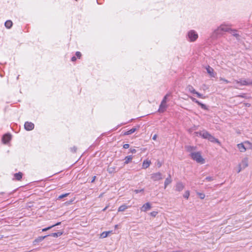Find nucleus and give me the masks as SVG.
Masks as SVG:
<instances>
[{"mask_svg":"<svg viewBox=\"0 0 252 252\" xmlns=\"http://www.w3.org/2000/svg\"><path fill=\"white\" fill-rule=\"evenodd\" d=\"M54 227V225H52V226H49L48 227H46V228H43L42 229V231L43 232L44 231H47L49 229H50L51 228H52V227Z\"/></svg>","mask_w":252,"mask_h":252,"instance_id":"72a5a7b5","label":"nucleus"},{"mask_svg":"<svg viewBox=\"0 0 252 252\" xmlns=\"http://www.w3.org/2000/svg\"><path fill=\"white\" fill-rule=\"evenodd\" d=\"M206 69L207 73L210 75V76L213 77L215 76L216 73L214 72V69L212 67H210L209 65H208L206 67Z\"/></svg>","mask_w":252,"mask_h":252,"instance_id":"f8f14e48","label":"nucleus"},{"mask_svg":"<svg viewBox=\"0 0 252 252\" xmlns=\"http://www.w3.org/2000/svg\"><path fill=\"white\" fill-rule=\"evenodd\" d=\"M233 83L239 84L240 86L252 85V80L240 79L239 80H234Z\"/></svg>","mask_w":252,"mask_h":252,"instance_id":"7ed1b4c3","label":"nucleus"},{"mask_svg":"<svg viewBox=\"0 0 252 252\" xmlns=\"http://www.w3.org/2000/svg\"><path fill=\"white\" fill-rule=\"evenodd\" d=\"M151 163V161L149 160H144L142 164V168L144 169L147 168L150 165Z\"/></svg>","mask_w":252,"mask_h":252,"instance_id":"a211bd4d","label":"nucleus"},{"mask_svg":"<svg viewBox=\"0 0 252 252\" xmlns=\"http://www.w3.org/2000/svg\"><path fill=\"white\" fill-rule=\"evenodd\" d=\"M136 152V150L135 149H132L130 148L129 149V153H131L132 154H135Z\"/></svg>","mask_w":252,"mask_h":252,"instance_id":"58836bf2","label":"nucleus"},{"mask_svg":"<svg viewBox=\"0 0 252 252\" xmlns=\"http://www.w3.org/2000/svg\"><path fill=\"white\" fill-rule=\"evenodd\" d=\"M25 128L28 131L32 130L34 128V125L31 122H26L24 125Z\"/></svg>","mask_w":252,"mask_h":252,"instance_id":"1a4fd4ad","label":"nucleus"},{"mask_svg":"<svg viewBox=\"0 0 252 252\" xmlns=\"http://www.w3.org/2000/svg\"><path fill=\"white\" fill-rule=\"evenodd\" d=\"M11 134L9 133H6L3 136L2 141L4 144H6L11 140Z\"/></svg>","mask_w":252,"mask_h":252,"instance_id":"9d476101","label":"nucleus"},{"mask_svg":"<svg viewBox=\"0 0 252 252\" xmlns=\"http://www.w3.org/2000/svg\"><path fill=\"white\" fill-rule=\"evenodd\" d=\"M112 171V170H110V168L109 169V172H111Z\"/></svg>","mask_w":252,"mask_h":252,"instance_id":"3c124183","label":"nucleus"},{"mask_svg":"<svg viewBox=\"0 0 252 252\" xmlns=\"http://www.w3.org/2000/svg\"><path fill=\"white\" fill-rule=\"evenodd\" d=\"M128 208V206H126V204H123L119 207L118 211V212H123L125 211Z\"/></svg>","mask_w":252,"mask_h":252,"instance_id":"4be33fe9","label":"nucleus"},{"mask_svg":"<svg viewBox=\"0 0 252 252\" xmlns=\"http://www.w3.org/2000/svg\"><path fill=\"white\" fill-rule=\"evenodd\" d=\"M189 40L190 42L195 41L198 38V34L196 32L191 30L188 33Z\"/></svg>","mask_w":252,"mask_h":252,"instance_id":"20e7f679","label":"nucleus"},{"mask_svg":"<svg viewBox=\"0 0 252 252\" xmlns=\"http://www.w3.org/2000/svg\"><path fill=\"white\" fill-rule=\"evenodd\" d=\"M220 81H222L226 83H228L229 82V81H228L227 80H226L223 78H222V77H220Z\"/></svg>","mask_w":252,"mask_h":252,"instance_id":"e433bc0d","label":"nucleus"},{"mask_svg":"<svg viewBox=\"0 0 252 252\" xmlns=\"http://www.w3.org/2000/svg\"><path fill=\"white\" fill-rule=\"evenodd\" d=\"M242 169H243V168H241L239 167V169H238V173H239V172H240L241 171V170H242Z\"/></svg>","mask_w":252,"mask_h":252,"instance_id":"09e8293b","label":"nucleus"},{"mask_svg":"<svg viewBox=\"0 0 252 252\" xmlns=\"http://www.w3.org/2000/svg\"><path fill=\"white\" fill-rule=\"evenodd\" d=\"M172 182V179H171V176L170 175H169V177H167L165 180V182H164V189H166V188L167 187V186L170 184Z\"/></svg>","mask_w":252,"mask_h":252,"instance_id":"6ab92c4d","label":"nucleus"},{"mask_svg":"<svg viewBox=\"0 0 252 252\" xmlns=\"http://www.w3.org/2000/svg\"><path fill=\"white\" fill-rule=\"evenodd\" d=\"M208 140H209L210 141H211L212 142L217 143L220 144V142L219 141V140L218 139H216V138H215L211 134L210 135L209 138L208 139Z\"/></svg>","mask_w":252,"mask_h":252,"instance_id":"aec40b11","label":"nucleus"},{"mask_svg":"<svg viewBox=\"0 0 252 252\" xmlns=\"http://www.w3.org/2000/svg\"><path fill=\"white\" fill-rule=\"evenodd\" d=\"M107 207H106L105 208H104L103 209V211H105L106 210V209H107Z\"/></svg>","mask_w":252,"mask_h":252,"instance_id":"8fccbe9b","label":"nucleus"},{"mask_svg":"<svg viewBox=\"0 0 252 252\" xmlns=\"http://www.w3.org/2000/svg\"><path fill=\"white\" fill-rule=\"evenodd\" d=\"M112 231H105L101 233V237L102 238H106L108 236V234L111 233Z\"/></svg>","mask_w":252,"mask_h":252,"instance_id":"bb28decb","label":"nucleus"},{"mask_svg":"<svg viewBox=\"0 0 252 252\" xmlns=\"http://www.w3.org/2000/svg\"><path fill=\"white\" fill-rule=\"evenodd\" d=\"M190 99L192 100V101L194 102L195 103H197L198 105H199V106H201V107L203 109H204V110H208V107L201 103L200 102H199L198 100H197L196 98L193 97H190Z\"/></svg>","mask_w":252,"mask_h":252,"instance_id":"6e6552de","label":"nucleus"},{"mask_svg":"<svg viewBox=\"0 0 252 252\" xmlns=\"http://www.w3.org/2000/svg\"><path fill=\"white\" fill-rule=\"evenodd\" d=\"M137 130V128L133 127L128 131L126 132L124 134L125 135H130L133 133H134Z\"/></svg>","mask_w":252,"mask_h":252,"instance_id":"b1692460","label":"nucleus"},{"mask_svg":"<svg viewBox=\"0 0 252 252\" xmlns=\"http://www.w3.org/2000/svg\"><path fill=\"white\" fill-rule=\"evenodd\" d=\"M76 56L78 58H80L81 57V53L80 52H76Z\"/></svg>","mask_w":252,"mask_h":252,"instance_id":"ea45409f","label":"nucleus"},{"mask_svg":"<svg viewBox=\"0 0 252 252\" xmlns=\"http://www.w3.org/2000/svg\"><path fill=\"white\" fill-rule=\"evenodd\" d=\"M235 88H236V89H238V86H235L234 87Z\"/></svg>","mask_w":252,"mask_h":252,"instance_id":"864d4df0","label":"nucleus"},{"mask_svg":"<svg viewBox=\"0 0 252 252\" xmlns=\"http://www.w3.org/2000/svg\"><path fill=\"white\" fill-rule=\"evenodd\" d=\"M133 158V157L132 156H128L125 157V164H127L129 162H130Z\"/></svg>","mask_w":252,"mask_h":252,"instance_id":"412c9836","label":"nucleus"},{"mask_svg":"<svg viewBox=\"0 0 252 252\" xmlns=\"http://www.w3.org/2000/svg\"><path fill=\"white\" fill-rule=\"evenodd\" d=\"M151 208V205L149 202L144 204L141 208V211L143 212H146Z\"/></svg>","mask_w":252,"mask_h":252,"instance_id":"ddd939ff","label":"nucleus"},{"mask_svg":"<svg viewBox=\"0 0 252 252\" xmlns=\"http://www.w3.org/2000/svg\"><path fill=\"white\" fill-rule=\"evenodd\" d=\"M244 143L245 147L247 148H251L252 147V143L248 141H245Z\"/></svg>","mask_w":252,"mask_h":252,"instance_id":"cd10ccee","label":"nucleus"},{"mask_svg":"<svg viewBox=\"0 0 252 252\" xmlns=\"http://www.w3.org/2000/svg\"><path fill=\"white\" fill-rule=\"evenodd\" d=\"M248 166V158H244L241 163L239 164V166L241 168L245 169Z\"/></svg>","mask_w":252,"mask_h":252,"instance_id":"0eeeda50","label":"nucleus"},{"mask_svg":"<svg viewBox=\"0 0 252 252\" xmlns=\"http://www.w3.org/2000/svg\"><path fill=\"white\" fill-rule=\"evenodd\" d=\"M247 106H250V104H247Z\"/></svg>","mask_w":252,"mask_h":252,"instance_id":"5fc2aeb1","label":"nucleus"},{"mask_svg":"<svg viewBox=\"0 0 252 252\" xmlns=\"http://www.w3.org/2000/svg\"><path fill=\"white\" fill-rule=\"evenodd\" d=\"M158 212H156V211H153V212H152L151 213H150V215L152 216V217H156L157 216V215L158 214Z\"/></svg>","mask_w":252,"mask_h":252,"instance_id":"c9c22d12","label":"nucleus"},{"mask_svg":"<svg viewBox=\"0 0 252 252\" xmlns=\"http://www.w3.org/2000/svg\"><path fill=\"white\" fill-rule=\"evenodd\" d=\"M76 60V58L75 57H74H74H72V58H71V61H72V62H74V61H75Z\"/></svg>","mask_w":252,"mask_h":252,"instance_id":"c03bdc74","label":"nucleus"},{"mask_svg":"<svg viewBox=\"0 0 252 252\" xmlns=\"http://www.w3.org/2000/svg\"><path fill=\"white\" fill-rule=\"evenodd\" d=\"M134 192H135L136 193H138L139 192H143L144 191V189H135L134 190Z\"/></svg>","mask_w":252,"mask_h":252,"instance_id":"4c0bfd02","label":"nucleus"},{"mask_svg":"<svg viewBox=\"0 0 252 252\" xmlns=\"http://www.w3.org/2000/svg\"><path fill=\"white\" fill-rule=\"evenodd\" d=\"M47 237V235H46L44 236H39V237H37L36 239H35L33 241V245H35L36 243L41 242Z\"/></svg>","mask_w":252,"mask_h":252,"instance_id":"dca6fc26","label":"nucleus"},{"mask_svg":"<svg viewBox=\"0 0 252 252\" xmlns=\"http://www.w3.org/2000/svg\"><path fill=\"white\" fill-rule=\"evenodd\" d=\"M63 232H58L53 233L50 235H47V236H51L54 237H58L61 236L63 234Z\"/></svg>","mask_w":252,"mask_h":252,"instance_id":"5701e85b","label":"nucleus"},{"mask_svg":"<svg viewBox=\"0 0 252 252\" xmlns=\"http://www.w3.org/2000/svg\"><path fill=\"white\" fill-rule=\"evenodd\" d=\"M200 133H202V131H197V132H194V134L196 135V136H200Z\"/></svg>","mask_w":252,"mask_h":252,"instance_id":"79ce46f5","label":"nucleus"},{"mask_svg":"<svg viewBox=\"0 0 252 252\" xmlns=\"http://www.w3.org/2000/svg\"><path fill=\"white\" fill-rule=\"evenodd\" d=\"M214 180V178L213 177H207L206 178H205V180L208 181V182H211V181H212Z\"/></svg>","mask_w":252,"mask_h":252,"instance_id":"2f4dec72","label":"nucleus"},{"mask_svg":"<svg viewBox=\"0 0 252 252\" xmlns=\"http://www.w3.org/2000/svg\"><path fill=\"white\" fill-rule=\"evenodd\" d=\"M237 146L241 152H245L247 150V148L245 147L244 143L238 144Z\"/></svg>","mask_w":252,"mask_h":252,"instance_id":"2eb2a0df","label":"nucleus"},{"mask_svg":"<svg viewBox=\"0 0 252 252\" xmlns=\"http://www.w3.org/2000/svg\"><path fill=\"white\" fill-rule=\"evenodd\" d=\"M170 94H166L164 98H163L162 100V102H163V103H166V99H167V98L168 96H170Z\"/></svg>","mask_w":252,"mask_h":252,"instance_id":"c756f323","label":"nucleus"},{"mask_svg":"<svg viewBox=\"0 0 252 252\" xmlns=\"http://www.w3.org/2000/svg\"><path fill=\"white\" fill-rule=\"evenodd\" d=\"M187 89L188 91L190 92L192 94H195L197 96V97L201 98H204L205 97L203 96V95L198 92H196L195 90L193 88V87L190 85H189Z\"/></svg>","mask_w":252,"mask_h":252,"instance_id":"39448f33","label":"nucleus"},{"mask_svg":"<svg viewBox=\"0 0 252 252\" xmlns=\"http://www.w3.org/2000/svg\"><path fill=\"white\" fill-rule=\"evenodd\" d=\"M112 171V170H110V168L109 169V172H111Z\"/></svg>","mask_w":252,"mask_h":252,"instance_id":"603ef678","label":"nucleus"},{"mask_svg":"<svg viewBox=\"0 0 252 252\" xmlns=\"http://www.w3.org/2000/svg\"><path fill=\"white\" fill-rule=\"evenodd\" d=\"M186 149L187 150V151L189 152H191L193 150H195V148H196L195 147L190 146H186Z\"/></svg>","mask_w":252,"mask_h":252,"instance_id":"c85d7f7f","label":"nucleus"},{"mask_svg":"<svg viewBox=\"0 0 252 252\" xmlns=\"http://www.w3.org/2000/svg\"><path fill=\"white\" fill-rule=\"evenodd\" d=\"M191 158L198 163H204V159L202 158L200 153L194 152L190 154Z\"/></svg>","mask_w":252,"mask_h":252,"instance_id":"f03ea898","label":"nucleus"},{"mask_svg":"<svg viewBox=\"0 0 252 252\" xmlns=\"http://www.w3.org/2000/svg\"><path fill=\"white\" fill-rule=\"evenodd\" d=\"M157 134H155L153 137V139L154 140H156V139H157Z\"/></svg>","mask_w":252,"mask_h":252,"instance_id":"49530a36","label":"nucleus"},{"mask_svg":"<svg viewBox=\"0 0 252 252\" xmlns=\"http://www.w3.org/2000/svg\"><path fill=\"white\" fill-rule=\"evenodd\" d=\"M198 195H199V197L201 198V199H204L205 197V195L204 193H197Z\"/></svg>","mask_w":252,"mask_h":252,"instance_id":"f704fd0d","label":"nucleus"},{"mask_svg":"<svg viewBox=\"0 0 252 252\" xmlns=\"http://www.w3.org/2000/svg\"><path fill=\"white\" fill-rule=\"evenodd\" d=\"M189 196V190L186 191L184 194V197L186 199H188Z\"/></svg>","mask_w":252,"mask_h":252,"instance_id":"7c9ffc66","label":"nucleus"},{"mask_svg":"<svg viewBox=\"0 0 252 252\" xmlns=\"http://www.w3.org/2000/svg\"><path fill=\"white\" fill-rule=\"evenodd\" d=\"M69 194V193H65V194H62V195H60L59 197H58V199H62L65 197H66L67 196H68V195Z\"/></svg>","mask_w":252,"mask_h":252,"instance_id":"473e14b6","label":"nucleus"},{"mask_svg":"<svg viewBox=\"0 0 252 252\" xmlns=\"http://www.w3.org/2000/svg\"><path fill=\"white\" fill-rule=\"evenodd\" d=\"M229 30L231 33L236 37H239V35L236 33V31L232 30L228 25H221L215 31V32L217 34H221L224 32H228Z\"/></svg>","mask_w":252,"mask_h":252,"instance_id":"f257e3e1","label":"nucleus"},{"mask_svg":"<svg viewBox=\"0 0 252 252\" xmlns=\"http://www.w3.org/2000/svg\"><path fill=\"white\" fill-rule=\"evenodd\" d=\"M61 224V222H58L56 224H54V226H56V225H60Z\"/></svg>","mask_w":252,"mask_h":252,"instance_id":"de8ad7c7","label":"nucleus"},{"mask_svg":"<svg viewBox=\"0 0 252 252\" xmlns=\"http://www.w3.org/2000/svg\"><path fill=\"white\" fill-rule=\"evenodd\" d=\"M14 177L17 180H20L22 178V173L21 172L15 173L14 174Z\"/></svg>","mask_w":252,"mask_h":252,"instance_id":"a878e982","label":"nucleus"},{"mask_svg":"<svg viewBox=\"0 0 252 252\" xmlns=\"http://www.w3.org/2000/svg\"><path fill=\"white\" fill-rule=\"evenodd\" d=\"M200 136L202 137L204 139H208L209 138V137L211 135L206 130H202V133H200Z\"/></svg>","mask_w":252,"mask_h":252,"instance_id":"4468645a","label":"nucleus"},{"mask_svg":"<svg viewBox=\"0 0 252 252\" xmlns=\"http://www.w3.org/2000/svg\"><path fill=\"white\" fill-rule=\"evenodd\" d=\"M166 108V103H163V102H161V104L159 106V108L158 109V111L159 112H163L165 111V109Z\"/></svg>","mask_w":252,"mask_h":252,"instance_id":"f3484780","label":"nucleus"},{"mask_svg":"<svg viewBox=\"0 0 252 252\" xmlns=\"http://www.w3.org/2000/svg\"><path fill=\"white\" fill-rule=\"evenodd\" d=\"M129 147V145L128 144H125L123 145V148L124 149H128Z\"/></svg>","mask_w":252,"mask_h":252,"instance_id":"a19ab883","label":"nucleus"},{"mask_svg":"<svg viewBox=\"0 0 252 252\" xmlns=\"http://www.w3.org/2000/svg\"><path fill=\"white\" fill-rule=\"evenodd\" d=\"M184 188V185L182 182H179L176 184L175 190L177 191H181Z\"/></svg>","mask_w":252,"mask_h":252,"instance_id":"9b49d317","label":"nucleus"},{"mask_svg":"<svg viewBox=\"0 0 252 252\" xmlns=\"http://www.w3.org/2000/svg\"><path fill=\"white\" fill-rule=\"evenodd\" d=\"M77 150V148L75 147H73V148H71V150L73 152H76Z\"/></svg>","mask_w":252,"mask_h":252,"instance_id":"37998d69","label":"nucleus"},{"mask_svg":"<svg viewBox=\"0 0 252 252\" xmlns=\"http://www.w3.org/2000/svg\"><path fill=\"white\" fill-rule=\"evenodd\" d=\"M151 178L154 181H158L162 179V175L161 173L157 172L151 174Z\"/></svg>","mask_w":252,"mask_h":252,"instance_id":"423d86ee","label":"nucleus"},{"mask_svg":"<svg viewBox=\"0 0 252 252\" xmlns=\"http://www.w3.org/2000/svg\"><path fill=\"white\" fill-rule=\"evenodd\" d=\"M5 26L8 28L10 29L12 26V22L10 20H7L5 22Z\"/></svg>","mask_w":252,"mask_h":252,"instance_id":"393cba45","label":"nucleus"},{"mask_svg":"<svg viewBox=\"0 0 252 252\" xmlns=\"http://www.w3.org/2000/svg\"><path fill=\"white\" fill-rule=\"evenodd\" d=\"M95 178H96V176H94V177H93V178H92V181H91V183H93V182L95 181Z\"/></svg>","mask_w":252,"mask_h":252,"instance_id":"a18cd8bd","label":"nucleus"}]
</instances>
